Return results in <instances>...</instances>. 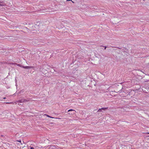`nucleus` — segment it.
I'll return each instance as SVG.
<instances>
[{
  "label": "nucleus",
  "instance_id": "obj_1",
  "mask_svg": "<svg viewBox=\"0 0 149 149\" xmlns=\"http://www.w3.org/2000/svg\"><path fill=\"white\" fill-rule=\"evenodd\" d=\"M28 101L26 100L24 98H23L22 99H20L19 100L17 101V102L18 103H22L23 102H27Z\"/></svg>",
  "mask_w": 149,
  "mask_h": 149
},
{
  "label": "nucleus",
  "instance_id": "obj_2",
  "mask_svg": "<svg viewBox=\"0 0 149 149\" xmlns=\"http://www.w3.org/2000/svg\"><path fill=\"white\" fill-rule=\"evenodd\" d=\"M33 66H22V68L25 69H30L33 68Z\"/></svg>",
  "mask_w": 149,
  "mask_h": 149
},
{
  "label": "nucleus",
  "instance_id": "obj_3",
  "mask_svg": "<svg viewBox=\"0 0 149 149\" xmlns=\"http://www.w3.org/2000/svg\"><path fill=\"white\" fill-rule=\"evenodd\" d=\"M108 107H105V108H102L101 109H99V110H98V111H101V110H105L108 109Z\"/></svg>",
  "mask_w": 149,
  "mask_h": 149
},
{
  "label": "nucleus",
  "instance_id": "obj_4",
  "mask_svg": "<svg viewBox=\"0 0 149 149\" xmlns=\"http://www.w3.org/2000/svg\"><path fill=\"white\" fill-rule=\"evenodd\" d=\"M45 115L46 116H47V117H48L49 118H54V117H52V116H49L48 115H47L46 114H45Z\"/></svg>",
  "mask_w": 149,
  "mask_h": 149
},
{
  "label": "nucleus",
  "instance_id": "obj_5",
  "mask_svg": "<svg viewBox=\"0 0 149 149\" xmlns=\"http://www.w3.org/2000/svg\"><path fill=\"white\" fill-rule=\"evenodd\" d=\"M74 111V110L73 109H70L68 110V111L69 112V111Z\"/></svg>",
  "mask_w": 149,
  "mask_h": 149
},
{
  "label": "nucleus",
  "instance_id": "obj_6",
  "mask_svg": "<svg viewBox=\"0 0 149 149\" xmlns=\"http://www.w3.org/2000/svg\"><path fill=\"white\" fill-rule=\"evenodd\" d=\"M18 66H19V67H22V66H22V65H20V64H18Z\"/></svg>",
  "mask_w": 149,
  "mask_h": 149
},
{
  "label": "nucleus",
  "instance_id": "obj_7",
  "mask_svg": "<svg viewBox=\"0 0 149 149\" xmlns=\"http://www.w3.org/2000/svg\"><path fill=\"white\" fill-rule=\"evenodd\" d=\"M30 149H34V148H33V147H31Z\"/></svg>",
  "mask_w": 149,
  "mask_h": 149
},
{
  "label": "nucleus",
  "instance_id": "obj_8",
  "mask_svg": "<svg viewBox=\"0 0 149 149\" xmlns=\"http://www.w3.org/2000/svg\"><path fill=\"white\" fill-rule=\"evenodd\" d=\"M104 49H105L106 48H107V47L106 46H104Z\"/></svg>",
  "mask_w": 149,
  "mask_h": 149
},
{
  "label": "nucleus",
  "instance_id": "obj_9",
  "mask_svg": "<svg viewBox=\"0 0 149 149\" xmlns=\"http://www.w3.org/2000/svg\"><path fill=\"white\" fill-rule=\"evenodd\" d=\"M11 103V102H6V104H10V103Z\"/></svg>",
  "mask_w": 149,
  "mask_h": 149
},
{
  "label": "nucleus",
  "instance_id": "obj_10",
  "mask_svg": "<svg viewBox=\"0 0 149 149\" xmlns=\"http://www.w3.org/2000/svg\"><path fill=\"white\" fill-rule=\"evenodd\" d=\"M146 134H149V132H147L146 133Z\"/></svg>",
  "mask_w": 149,
  "mask_h": 149
},
{
  "label": "nucleus",
  "instance_id": "obj_11",
  "mask_svg": "<svg viewBox=\"0 0 149 149\" xmlns=\"http://www.w3.org/2000/svg\"><path fill=\"white\" fill-rule=\"evenodd\" d=\"M71 1V0H67V1Z\"/></svg>",
  "mask_w": 149,
  "mask_h": 149
},
{
  "label": "nucleus",
  "instance_id": "obj_12",
  "mask_svg": "<svg viewBox=\"0 0 149 149\" xmlns=\"http://www.w3.org/2000/svg\"><path fill=\"white\" fill-rule=\"evenodd\" d=\"M2 5H1V4L0 3V6H2Z\"/></svg>",
  "mask_w": 149,
  "mask_h": 149
},
{
  "label": "nucleus",
  "instance_id": "obj_13",
  "mask_svg": "<svg viewBox=\"0 0 149 149\" xmlns=\"http://www.w3.org/2000/svg\"><path fill=\"white\" fill-rule=\"evenodd\" d=\"M6 99V98H5V97L3 98V99Z\"/></svg>",
  "mask_w": 149,
  "mask_h": 149
},
{
  "label": "nucleus",
  "instance_id": "obj_14",
  "mask_svg": "<svg viewBox=\"0 0 149 149\" xmlns=\"http://www.w3.org/2000/svg\"><path fill=\"white\" fill-rule=\"evenodd\" d=\"M72 1V2L73 3H74V2H73V1Z\"/></svg>",
  "mask_w": 149,
  "mask_h": 149
},
{
  "label": "nucleus",
  "instance_id": "obj_15",
  "mask_svg": "<svg viewBox=\"0 0 149 149\" xmlns=\"http://www.w3.org/2000/svg\"><path fill=\"white\" fill-rule=\"evenodd\" d=\"M120 84H122V83H120Z\"/></svg>",
  "mask_w": 149,
  "mask_h": 149
},
{
  "label": "nucleus",
  "instance_id": "obj_16",
  "mask_svg": "<svg viewBox=\"0 0 149 149\" xmlns=\"http://www.w3.org/2000/svg\"><path fill=\"white\" fill-rule=\"evenodd\" d=\"M21 141H19V142H20Z\"/></svg>",
  "mask_w": 149,
  "mask_h": 149
}]
</instances>
